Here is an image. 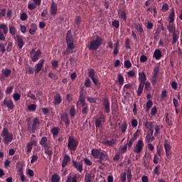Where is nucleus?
Here are the masks:
<instances>
[{"label": "nucleus", "mask_w": 182, "mask_h": 182, "mask_svg": "<svg viewBox=\"0 0 182 182\" xmlns=\"http://www.w3.org/2000/svg\"><path fill=\"white\" fill-rule=\"evenodd\" d=\"M91 154L94 159H98L97 161L100 164H103V161H107L109 160V155L105 154L100 149H92Z\"/></svg>", "instance_id": "nucleus-1"}, {"label": "nucleus", "mask_w": 182, "mask_h": 182, "mask_svg": "<svg viewBox=\"0 0 182 182\" xmlns=\"http://www.w3.org/2000/svg\"><path fill=\"white\" fill-rule=\"evenodd\" d=\"M74 42L75 41L73 40V37L72 36V31L70 30L68 31L66 36L67 48L63 53L64 55H70V53H73V49H75Z\"/></svg>", "instance_id": "nucleus-2"}, {"label": "nucleus", "mask_w": 182, "mask_h": 182, "mask_svg": "<svg viewBox=\"0 0 182 182\" xmlns=\"http://www.w3.org/2000/svg\"><path fill=\"white\" fill-rule=\"evenodd\" d=\"M41 126V119L39 117H34L32 119V122L31 119L27 120V130L30 133H35L37 129H39Z\"/></svg>", "instance_id": "nucleus-3"}, {"label": "nucleus", "mask_w": 182, "mask_h": 182, "mask_svg": "<svg viewBox=\"0 0 182 182\" xmlns=\"http://www.w3.org/2000/svg\"><path fill=\"white\" fill-rule=\"evenodd\" d=\"M1 136L3 138V142L6 145L11 143L14 140V134L12 133H9V129L6 127L3 128Z\"/></svg>", "instance_id": "nucleus-4"}, {"label": "nucleus", "mask_w": 182, "mask_h": 182, "mask_svg": "<svg viewBox=\"0 0 182 182\" xmlns=\"http://www.w3.org/2000/svg\"><path fill=\"white\" fill-rule=\"evenodd\" d=\"M102 42L103 39L100 36H96L95 39L90 41L88 49L90 50H97L102 46Z\"/></svg>", "instance_id": "nucleus-5"}, {"label": "nucleus", "mask_w": 182, "mask_h": 182, "mask_svg": "<svg viewBox=\"0 0 182 182\" xmlns=\"http://www.w3.org/2000/svg\"><path fill=\"white\" fill-rule=\"evenodd\" d=\"M8 32H9V28H8V26L4 23L0 24V41L5 42L6 40V35H8Z\"/></svg>", "instance_id": "nucleus-6"}, {"label": "nucleus", "mask_w": 182, "mask_h": 182, "mask_svg": "<svg viewBox=\"0 0 182 182\" xmlns=\"http://www.w3.org/2000/svg\"><path fill=\"white\" fill-rule=\"evenodd\" d=\"M78 144L79 142H77V141H76L73 136H69L68 144V150L70 151H76V149H77Z\"/></svg>", "instance_id": "nucleus-7"}, {"label": "nucleus", "mask_w": 182, "mask_h": 182, "mask_svg": "<svg viewBox=\"0 0 182 182\" xmlns=\"http://www.w3.org/2000/svg\"><path fill=\"white\" fill-rule=\"evenodd\" d=\"M29 56L31 57L32 62H38L39 58L42 56V51L41 50V49H38L35 52V48H33L32 50H31L29 53Z\"/></svg>", "instance_id": "nucleus-8"}, {"label": "nucleus", "mask_w": 182, "mask_h": 182, "mask_svg": "<svg viewBox=\"0 0 182 182\" xmlns=\"http://www.w3.org/2000/svg\"><path fill=\"white\" fill-rule=\"evenodd\" d=\"M105 122H106V116H105L103 113H100V117L95 120L96 129H102L103 127V124H105Z\"/></svg>", "instance_id": "nucleus-9"}, {"label": "nucleus", "mask_w": 182, "mask_h": 182, "mask_svg": "<svg viewBox=\"0 0 182 182\" xmlns=\"http://www.w3.org/2000/svg\"><path fill=\"white\" fill-rule=\"evenodd\" d=\"M143 147H144V142H143V140L139 139L134 147L133 151L134 153H141V151L143 150Z\"/></svg>", "instance_id": "nucleus-10"}, {"label": "nucleus", "mask_w": 182, "mask_h": 182, "mask_svg": "<svg viewBox=\"0 0 182 182\" xmlns=\"http://www.w3.org/2000/svg\"><path fill=\"white\" fill-rule=\"evenodd\" d=\"M43 65H45V60L43 59L40 60L38 63L36 64L34 70L36 75H38V73L42 70Z\"/></svg>", "instance_id": "nucleus-11"}, {"label": "nucleus", "mask_w": 182, "mask_h": 182, "mask_svg": "<svg viewBox=\"0 0 182 182\" xmlns=\"http://www.w3.org/2000/svg\"><path fill=\"white\" fill-rule=\"evenodd\" d=\"M16 41L17 42V46L18 49H22L25 46V42L23 41V36L17 35L16 36Z\"/></svg>", "instance_id": "nucleus-12"}, {"label": "nucleus", "mask_w": 182, "mask_h": 182, "mask_svg": "<svg viewBox=\"0 0 182 182\" xmlns=\"http://www.w3.org/2000/svg\"><path fill=\"white\" fill-rule=\"evenodd\" d=\"M2 106H6L9 110H14V107H15L14 101L12 100H7L6 98L4 100Z\"/></svg>", "instance_id": "nucleus-13"}, {"label": "nucleus", "mask_w": 182, "mask_h": 182, "mask_svg": "<svg viewBox=\"0 0 182 182\" xmlns=\"http://www.w3.org/2000/svg\"><path fill=\"white\" fill-rule=\"evenodd\" d=\"M102 100L105 113H110V101L107 97H104Z\"/></svg>", "instance_id": "nucleus-14"}, {"label": "nucleus", "mask_w": 182, "mask_h": 182, "mask_svg": "<svg viewBox=\"0 0 182 182\" xmlns=\"http://www.w3.org/2000/svg\"><path fill=\"white\" fill-rule=\"evenodd\" d=\"M60 103H62V96L60 95V94L57 93L55 95H53V104L55 106H59Z\"/></svg>", "instance_id": "nucleus-15"}, {"label": "nucleus", "mask_w": 182, "mask_h": 182, "mask_svg": "<svg viewBox=\"0 0 182 182\" xmlns=\"http://www.w3.org/2000/svg\"><path fill=\"white\" fill-rule=\"evenodd\" d=\"M165 151H166V156L168 160L171 159V146L168 143H164V144Z\"/></svg>", "instance_id": "nucleus-16"}, {"label": "nucleus", "mask_w": 182, "mask_h": 182, "mask_svg": "<svg viewBox=\"0 0 182 182\" xmlns=\"http://www.w3.org/2000/svg\"><path fill=\"white\" fill-rule=\"evenodd\" d=\"M60 119L62 122H64L66 127H68L69 124H70V119H69V115L67 113H63L60 116Z\"/></svg>", "instance_id": "nucleus-17"}, {"label": "nucleus", "mask_w": 182, "mask_h": 182, "mask_svg": "<svg viewBox=\"0 0 182 182\" xmlns=\"http://www.w3.org/2000/svg\"><path fill=\"white\" fill-rule=\"evenodd\" d=\"M73 165L77 171L82 173L83 171V163L73 161Z\"/></svg>", "instance_id": "nucleus-18"}, {"label": "nucleus", "mask_w": 182, "mask_h": 182, "mask_svg": "<svg viewBox=\"0 0 182 182\" xmlns=\"http://www.w3.org/2000/svg\"><path fill=\"white\" fill-rule=\"evenodd\" d=\"M180 38V31H176L172 33V45H176L178 42V39Z\"/></svg>", "instance_id": "nucleus-19"}, {"label": "nucleus", "mask_w": 182, "mask_h": 182, "mask_svg": "<svg viewBox=\"0 0 182 182\" xmlns=\"http://www.w3.org/2000/svg\"><path fill=\"white\" fill-rule=\"evenodd\" d=\"M50 15H56L58 14V4L55 1H52L50 9Z\"/></svg>", "instance_id": "nucleus-20"}, {"label": "nucleus", "mask_w": 182, "mask_h": 182, "mask_svg": "<svg viewBox=\"0 0 182 182\" xmlns=\"http://www.w3.org/2000/svg\"><path fill=\"white\" fill-rule=\"evenodd\" d=\"M159 76V67H155L152 73V83H156Z\"/></svg>", "instance_id": "nucleus-21"}, {"label": "nucleus", "mask_w": 182, "mask_h": 182, "mask_svg": "<svg viewBox=\"0 0 182 182\" xmlns=\"http://www.w3.org/2000/svg\"><path fill=\"white\" fill-rule=\"evenodd\" d=\"M118 16L120 19H122V21H124L125 22L127 21V14L125 10H118Z\"/></svg>", "instance_id": "nucleus-22"}, {"label": "nucleus", "mask_w": 182, "mask_h": 182, "mask_svg": "<svg viewBox=\"0 0 182 182\" xmlns=\"http://www.w3.org/2000/svg\"><path fill=\"white\" fill-rule=\"evenodd\" d=\"M153 133H154V132L152 131H148V132L146 133V143H151V141H154V136H153Z\"/></svg>", "instance_id": "nucleus-23"}, {"label": "nucleus", "mask_w": 182, "mask_h": 182, "mask_svg": "<svg viewBox=\"0 0 182 182\" xmlns=\"http://www.w3.org/2000/svg\"><path fill=\"white\" fill-rule=\"evenodd\" d=\"M166 28L169 33L177 32V31H176V24H174V22L171 23L170 21H168V24L166 26Z\"/></svg>", "instance_id": "nucleus-24"}, {"label": "nucleus", "mask_w": 182, "mask_h": 182, "mask_svg": "<svg viewBox=\"0 0 182 182\" xmlns=\"http://www.w3.org/2000/svg\"><path fill=\"white\" fill-rule=\"evenodd\" d=\"M1 73L2 77H4V79H6V77H9V76H11V75L12 74V70L8 68L3 69L1 70Z\"/></svg>", "instance_id": "nucleus-25"}, {"label": "nucleus", "mask_w": 182, "mask_h": 182, "mask_svg": "<svg viewBox=\"0 0 182 182\" xmlns=\"http://www.w3.org/2000/svg\"><path fill=\"white\" fill-rule=\"evenodd\" d=\"M30 26L31 28L28 30L30 35H35L38 31V25H36L35 23H32Z\"/></svg>", "instance_id": "nucleus-26"}, {"label": "nucleus", "mask_w": 182, "mask_h": 182, "mask_svg": "<svg viewBox=\"0 0 182 182\" xmlns=\"http://www.w3.org/2000/svg\"><path fill=\"white\" fill-rule=\"evenodd\" d=\"M95 180V175L91 172L85 173V182H92Z\"/></svg>", "instance_id": "nucleus-27"}, {"label": "nucleus", "mask_w": 182, "mask_h": 182, "mask_svg": "<svg viewBox=\"0 0 182 182\" xmlns=\"http://www.w3.org/2000/svg\"><path fill=\"white\" fill-rule=\"evenodd\" d=\"M168 22H174L176 21V11H174V8H171V13L168 15Z\"/></svg>", "instance_id": "nucleus-28"}, {"label": "nucleus", "mask_w": 182, "mask_h": 182, "mask_svg": "<svg viewBox=\"0 0 182 182\" xmlns=\"http://www.w3.org/2000/svg\"><path fill=\"white\" fill-rule=\"evenodd\" d=\"M162 53L159 49H156L154 52L153 58H155L156 60H160L161 59Z\"/></svg>", "instance_id": "nucleus-29"}, {"label": "nucleus", "mask_w": 182, "mask_h": 182, "mask_svg": "<svg viewBox=\"0 0 182 182\" xmlns=\"http://www.w3.org/2000/svg\"><path fill=\"white\" fill-rule=\"evenodd\" d=\"M140 83L144 85L146 83V80H147V77H146V73L144 71H141L139 73Z\"/></svg>", "instance_id": "nucleus-30"}, {"label": "nucleus", "mask_w": 182, "mask_h": 182, "mask_svg": "<svg viewBox=\"0 0 182 182\" xmlns=\"http://www.w3.org/2000/svg\"><path fill=\"white\" fill-rule=\"evenodd\" d=\"M39 143L43 148L49 149V146H48V137L43 136Z\"/></svg>", "instance_id": "nucleus-31"}, {"label": "nucleus", "mask_w": 182, "mask_h": 182, "mask_svg": "<svg viewBox=\"0 0 182 182\" xmlns=\"http://www.w3.org/2000/svg\"><path fill=\"white\" fill-rule=\"evenodd\" d=\"M69 161H70V156L68 154H65L63 157V161H62V167L64 168V167H66L68 166Z\"/></svg>", "instance_id": "nucleus-32"}, {"label": "nucleus", "mask_w": 182, "mask_h": 182, "mask_svg": "<svg viewBox=\"0 0 182 182\" xmlns=\"http://www.w3.org/2000/svg\"><path fill=\"white\" fill-rule=\"evenodd\" d=\"M116 139H112L111 140H106L103 141V144L105 146H107V147H113L114 144H116Z\"/></svg>", "instance_id": "nucleus-33"}, {"label": "nucleus", "mask_w": 182, "mask_h": 182, "mask_svg": "<svg viewBox=\"0 0 182 182\" xmlns=\"http://www.w3.org/2000/svg\"><path fill=\"white\" fill-rule=\"evenodd\" d=\"M77 180H79V176L75 174L73 178L70 176H68L65 182H77Z\"/></svg>", "instance_id": "nucleus-34"}, {"label": "nucleus", "mask_w": 182, "mask_h": 182, "mask_svg": "<svg viewBox=\"0 0 182 182\" xmlns=\"http://www.w3.org/2000/svg\"><path fill=\"white\" fill-rule=\"evenodd\" d=\"M144 126L148 129L149 132H154V123L146 121Z\"/></svg>", "instance_id": "nucleus-35"}, {"label": "nucleus", "mask_w": 182, "mask_h": 182, "mask_svg": "<svg viewBox=\"0 0 182 182\" xmlns=\"http://www.w3.org/2000/svg\"><path fill=\"white\" fill-rule=\"evenodd\" d=\"M9 29L10 35L15 37V35H16L17 32L16 28H15L14 26H9Z\"/></svg>", "instance_id": "nucleus-36"}, {"label": "nucleus", "mask_w": 182, "mask_h": 182, "mask_svg": "<svg viewBox=\"0 0 182 182\" xmlns=\"http://www.w3.org/2000/svg\"><path fill=\"white\" fill-rule=\"evenodd\" d=\"M135 29L136 31H137V32H139V35H142L143 33H144V30L143 29L142 26L140 24H136L135 26Z\"/></svg>", "instance_id": "nucleus-37"}, {"label": "nucleus", "mask_w": 182, "mask_h": 182, "mask_svg": "<svg viewBox=\"0 0 182 182\" xmlns=\"http://www.w3.org/2000/svg\"><path fill=\"white\" fill-rule=\"evenodd\" d=\"M144 89V84L139 83L138 90L136 92L137 96H141V93H143Z\"/></svg>", "instance_id": "nucleus-38"}, {"label": "nucleus", "mask_w": 182, "mask_h": 182, "mask_svg": "<svg viewBox=\"0 0 182 182\" xmlns=\"http://www.w3.org/2000/svg\"><path fill=\"white\" fill-rule=\"evenodd\" d=\"M60 132V127H53L51 129V132L53 134V137H55V136H58V134H59V132Z\"/></svg>", "instance_id": "nucleus-39"}, {"label": "nucleus", "mask_w": 182, "mask_h": 182, "mask_svg": "<svg viewBox=\"0 0 182 182\" xmlns=\"http://www.w3.org/2000/svg\"><path fill=\"white\" fill-rule=\"evenodd\" d=\"M152 106H153V101H151V100H148L146 104V112H149V110L151 109Z\"/></svg>", "instance_id": "nucleus-40"}, {"label": "nucleus", "mask_w": 182, "mask_h": 182, "mask_svg": "<svg viewBox=\"0 0 182 182\" xmlns=\"http://www.w3.org/2000/svg\"><path fill=\"white\" fill-rule=\"evenodd\" d=\"M45 154L48 156L50 160H52V154H53V151L52 150H50L49 148H45Z\"/></svg>", "instance_id": "nucleus-41"}, {"label": "nucleus", "mask_w": 182, "mask_h": 182, "mask_svg": "<svg viewBox=\"0 0 182 182\" xmlns=\"http://www.w3.org/2000/svg\"><path fill=\"white\" fill-rule=\"evenodd\" d=\"M99 98L97 97H87V100L89 102V103H97V100Z\"/></svg>", "instance_id": "nucleus-42"}, {"label": "nucleus", "mask_w": 182, "mask_h": 182, "mask_svg": "<svg viewBox=\"0 0 182 182\" xmlns=\"http://www.w3.org/2000/svg\"><path fill=\"white\" fill-rule=\"evenodd\" d=\"M69 113L71 117H75V114H76V109L74 105L70 107Z\"/></svg>", "instance_id": "nucleus-43"}, {"label": "nucleus", "mask_w": 182, "mask_h": 182, "mask_svg": "<svg viewBox=\"0 0 182 182\" xmlns=\"http://www.w3.org/2000/svg\"><path fill=\"white\" fill-rule=\"evenodd\" d=\"M122 133H126V130H127V122H124L123 124L120 127Z\"/></svg>", "instance_id": "nucleus-44"}, {"label": "nucleus", "mask_w": 182, "mask_h": 182, "mask_svg": "<svg viewBox=\"0 0 182 182\" xmlns=\"http://www.w3.org/2000/svg\"><path fill=\"white\" fill-rule=\"evenodd\" d=\"M59 180H60V178L59 177V175L54 173L52 176L51 178V182H59Z\"/></svg>", "instance_id": "nucleus-45"}, {"label": "nucleus", "mask_w": 182, "mask_h": 182, "mask_svg": "<svg viewBox=\"0 0 182 182\" xmlns=\"http://www.w3.org/2000/svg\"><path fill=\"white\" fill-rule=\"evenodd\" d=\"M95 75H96V72H95V70L91 68L88 70V76L89 77H90V79L95 78Z\"/></svg>", "instance_id": "nucleus-46"}, {"label": "nucleus", "mask_w": 182, "mask_h": 182, "mask_svg": "<svg viewBox=\"0 0 182 182\" xmlns=\"http://www.w3.org/2000/svg\"><path fill=\"white\" fill-rule=\"evenodd\" d=\"M127 182H132V169L129 168L127 172Z\"/></svg>", "instance_id": "nucleus-47"}, {"label": "nucleus", "mask_w": 182, "mask_h": 182, "mask_svg": "<svg viewBox=\"0 0 182 182\" xmlns=\"http://www.w3.org/2000/svg\"><path fill=\"white\" fill-rule=\"evenodd\" d=\"M37 105L35 104H31L28 106V112H35L36 110Z\"/></svg>", "instance_id": "nucleus-48"}, {"label": "nucleus", "mask_w": 182, "mask_h": 182, "mask_svg": "<svg viewBox=\"0 0 182 182\" xmlns=\"http://www.w3.org/2000/svg\"><path fill=\"white\" fill-rule=\"evenodd\" d=\"M114 49L113 51V55H117L119 53V41L115 43L114 44Z\"/></svg>", "instance_id": "nucleus-49"}, {"label": "nucleus", "mask_w": 182, "mask_h": 182, "mask_svg": "<svg viewBox=\"0 0 182 182\" xmlns=\"http://www.w3.org/2000/svg\"><path fill=\"white\" fill-rule=\"evenodd\" d=\"M160 126L155 125V132L154 134V137H158L159 134H160Z\"/></svg>", "instance_id": "nucleus-50"}, {"label": "nucleus", "mask_w": 182, "mask_h": 182, "mask_svg": "<svg viewBox=\"0 0 182 182\" xmlns=\"http://www.w3.org/2000/svg\"><path fill=\"white\" fill-rule=\"evenodd\" d=\"M13 99H14V102H18V101L21 100V94H19L18 92H15L13 95Z\"/></svg>", "instance_id": "nucleus-51"}, {"label": "nucleus", "mask_w": 182, "mask_h": 182, "mask_svg": "<svg viewBox=\"0 0 182 182\" xmlns=\"http://www.w3.org/2000/svg\"><path fill=\"white\" fill-rule=\"evenodd\" d=\"M87 95V92H80L78 100H86V99H87V97H86Z\"/></svg>", "instance_id": "nucleus-52"}, {"label": "nucleus", "mask_w": 182, "mask_h": 182, "mask_svg": "<svg viewBox=\"0 0 182 182\" xmlns=\"http://www.w3.org/2000/svg\"><path fill=\"white\" fill-rule=\"evenodd\" d=\"M91 80H92V82L95 86H100L102 85V83L99 80V78L94 77V78L91 79Z\"/></svg>", "instance_id": "nucleus-53"}, {"label": "nucleus", "mask_w": 182, "mask_h": 182, "mask_svg": "<svg viewBox=\"0 0 182 182\" xmlns=\"http://www.w3.org/2000/svg\"><path fill=\"white\" fill-rule=\"evenodd\" d=\"M144 85L145 90H146L147 92H150V90H151V84L150 83V82L147 81L144 83Z\"/></svg>", "instance_id": "nucleus-54"}, {"label": "nucleus", "mask_w": 182, "mask_h": 182, "mask_svg": "<svg viewBox=\"0 0 182 182\" xmlns=\"http://www.w3.org/2000/svg\"><path fill=\"white\" fill-rule=\"evenodd\" d=\"M5 45H6V43L4 44V43L0 41V52H1L2 53H5V52H6Z\"/></svg>", "instance_id": "nucleus-55"}, {"label": "nucleus", "mask_w": 182, "mask_h": 182, "mask_svg": "<svg viewBox=\"0 0 182 182\" xmlns=\"http://www.w3.org/2000/svg\"><path fill=\"white\" fill-rule=\"evenodd\" d=\"M132 87H133V84L128 83V84L124 85V86L123 87V90H124V92H127L128 89H132Z\"/></svg>", "instance_id": "nucleus-56"}, {"label": "nucleus", "mask_w": 182, "mask_h": 182, "mask_svg": "<svg viewBox=\"0 0 182 182\" xmlns=\"http://www.w3.org/2000/svg\"><path fill=\"white\" fill-rule=\"evenodd\" d=\"M75 22L77 26H80V23L82 22V18L80 16H77L75 17Z\"/></svg>", "instance_id": "nucleus-57"}, {"label": "nucleus", "mask_w": 182, "mask_h": 182, "mask_svg": "<svg viewBox=\"0 0 182 182\" xmlns=\"http://www.w3.org/2000/svg\"><path fill=\"white\" fill-rule=\"evenodd\" d=\"M112 26H114V28H116L117 29L120 26V22H119L118 20H114L112 23Z\"/></svg>", "instance_id": "nucleus-58"}, {"label": "nucleus", "mask_w": 182, "mask_h": 182, "mask_svg": "<svg viewBox=\"0 0 182 182\" xmlns=\"http://www.w3.org/2000/svg\"><path fill=\"white\" fill-rule=\"evenodd\" d=\"M87 113H89V106L82 107V114H85V116H87Z\"/></svg>", "instance_id": "nucleus-59"}, {"label": "nucleus", "mask_w": 182, "mask_h": 182, "mask_svg": "<svg viewBox=\"0 0 182 182\" xmlns=\"http://www.w3.org/2000/svg\"><path fill=\"white\" fill-rule=\"evenodd\" d=\"M162 12H167L168 11V4L167 3H164L161 9Z\"/></svg>", "instance_id": "nucleus-60"}, {"label": "nucleus", "mask_w": 182, "mask_h": 182, "mask_svg": "<svg viewBox=\"0 0 182 182\" xmlns=\"http://www.w3.org/2000/svg\"><path fill=\"white\" fill-rule=\"evenodd\" d=\"M36 4L35 3H31L28 5V9H30V11H33V9H36Z\"/></svg>", "instance_id": "nucleus-61"}, {"label": "nucleus", "mask_w": 182, "mask_h": 182, "mask_svg": "<svg viewBox=\"0 0 182 182\" xmlns=\"http://www.w3.org/2000/svg\"><path fill=\"white\" fill-rule=\"evenodd\" d=\"M91 85H92V81L90 80V79H89V78L85 79V87H90Z\"/></svg>", "instance_id": "nucleus-62"}, {"label": "nucleus", "mask_w": 182, "mask_h": 182, "mask_svg": "<svg viewBox=\"0 0 182 182\" xmlns=\"http://www.w3.org/2000/svg\"><path fill=\"white\" fill-rule=\"evenodd\" d=\"M20 19H21L22 21H26V19H28V14H26V13L25 12H23L21 14Z\"/></svg>", "instance_id": "nucleus-63"}, {"label": "nucleus", "mask_w": 182, "mask_h": 182, "mask_svg": "<svg viewBox=\"0 0 182 182\" xmlns=\"http://www.w3.org/2000/svg\"><path fill=\"white\" fill-rule=\"evenodd\" d=\"M157 114V107L154 106V107L151 109V116H154Z\"/></svg>", "instance_id": "nucleus-64"}]
</instances>
